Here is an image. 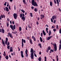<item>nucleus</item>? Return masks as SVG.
Masks as SVG:
<instances>
[{"mask_svg": "<svg viewBox=\"0 0 61 61\" xmlns=\"http://www.w3.org/2000/svg\"><path fill=\"white\" fill-rule=\"evenodd\" d=\"M56 20H55L53 21V23L54 24V23H56Z\"/></svg>", "mask_w": 61, "mask_h": 61, "instance_id": "obj_47", "label": "nucleus"}, {"mask_svg": "<svg viewBox=\"0 0 61 61\" xmlns=\"http://www.w3.org/2000/svg\"><path fill=\"white\" fill-rule=\"evenodd\" d=\"M1 17L2 18H3V15H1Z\"/></svg>", "mask_w": 61, "mask_h": 61, "instance_id": "obj_59", "label": "nucleus"}, {"mask_svg": "<svg viewBox=\"0 0 61 61\" xmlns=\"http://www.w3.org/2000/svg\"><path fill=\"white\" fill-rule=\"evenodd\" d=\"M34 11L35 12H37V9L36 8H35L34 9Z\"/></svg>", "mask_w": 61, "mask_h": 61, "instance_id": "obj_37", "label": "nucleus"}, {"mask_svg": "<svg viewBox=\"0 0 61 61\" xmlns=\"http://www.w3.org/2000/svg\"><path fill=\"white\" fill-rule=\"evenodd\" d=\"M6 25L7 27H8V25H9V24L8 23H6Z\"/></svg>", "mask_w": 61, "mask_h": 61, "instance_id": "obj_36", "label": "nucleus"}, {"mask_svg": "<svg viewBox=\"0 0 61 61\" xmlns=\"http://www.w3.org/2000/svg\"><path fill=\"white\" fill-rule=\"evenodd\" d=\"M27 39L29 40H30V37H27Z\"/></svg>", "mask_w": 61, "mask_h": 61, "instance_id": "obj_51", "label": "nucleus"}, {"mask_svg": "<svg viewBox=\"0 0 61 61\" xmlns=\"http://www.w3.org/2000/svg\"><path fill=\"white\" fill-rule=\"evenodd\" d=\"M42 59V58L40 57H39V61H41V59Z\"/></svg>", "mask_w": 61, "mask_h": 61, "instance_id": "obj_28", "label": "nucleus"}, {"mask_svg": "<svg viewBox=\"0 0 61 61\" xmlns=\"http://www.w3.org/2000/svg\"><path fill=\"white\" fill-rule=\"evenodd\" d=\"M30 16L31 17H33V14H32V13H30Z\"/></svg>", "mask_w": 61, "mask_h": 61, "instance_id": "obj_22", "label": "nucleus"}, {"mask_svg": "<svg viewBox=\"0 0 61 61\" xmlns=\"http://www.w3.org/2000/svg\"><path fill=\"white\" fill-rule=\"evenodd\" d=\"M20 18H21V17H23V15H22V14L20 13Z\"/></svg>", "mask_w": 61, "mask_h": 61, "instance_id": "obj_25", "label": "nucleus"}, {"mask_svg": "<svg viewBox=\"0 0 61 61\" xmlns=\"http://www.w3.org/2000/svg\"><path fill=\"white\" fill-rule=\"evenodd\" d=\"M59 33L60 34H61V28L59 30Z\"/></svg>", "mask_w": 61, "mask_h": 61, "instance_id": "obj_49", "label": "nucleus"}, {"mask_svg": "<svg viewBox=\"0 0 61 61\" xmlns=\"http://www.w3.org/2000/svg\"><path fill=\"white\" fill-rule=\"evenodd\" d=\"M58 26L57 25H56V29H58Z\"/></svg>", "mask_w": 61, "mask_h": 61, "instance_id": "obj_42", "label": "nucleus"}, {"mask_svg": "<svg viewBox=\"0 0 61 61\" xmlns=\"http://www.w3.org/2000/svg\"><path fill=\"white\" fill-rule=\"evenodd\" d=\"M2 43L3 45H4L3 46H5V42H4V41L3 39H2Z\"/></svg>", "mask_w": 61, "mask_h": 61, "instance_id": "obj_15", "label": "nucleus"}, {"mask_svg": "<svg viewBox=\"0 0 61 61\" xmlns=\"http://www.w3.org/2000/svg\"><path fill=\"white\" fill-rule=\"evenodd\" d=\"M40 40L41 42H42L43 41V40L42 39V38L41 37H40Z\"/></svg>", "mask_w": 61, "mask_h": 61, "instance_id": "obj_26", "label": "nucleus"}, {"mask_svg": "<svg viewBox=\"0 0 61 61\" xmlns=\"http://www.w3.org/2000/svg\"><path fill=\"white\" fill-rule=\"evenodd\" d=\"M34 54H30V57L31 59H34Z\"/></svg>", "mask_w": 61, "mask_h": 61, "instance_id": "obj_10", "label": "nucleus"}, {"mask_svg": "<svg viewBox=\"0 0 61 61\" xmlns=\"http://www.w3.org/2000/svg\"><path fill=\"white\" fill-rule=\"evenodd\" d=\"M21 55V57L23 58L24 57V55H23V51H21L20 52Z\"/></svg>", "mask_w": 61, "mask_h": 61, "instance_id": "obj_9", "label": "nucleus"}, {"mask_svg": "<svg viewBox=\"0 0 61 61\" xmlns=\"http://www.w3.org/2000/svg\"><path fill=\"white\" fill-rule=\"evenodd\" d=\"M35 38V37H34V36H32V38L34 39Z\"/></svg>", "mask_w": 61, "mask_h": 61, "instance_id": "obj_50", "label": "nucleus"}, {"mask_svg": "<svg viewBox=\"0 0 61 61\" xmlns=\"http://www.w3.org/2000/svg\"><path fill=\"white\" fill-rule=\"evenodd\" d=\"M34 56L36 57H37V56H36V53H34Z\"/></svg>", "mask_w": 61, "mask_h": 61, "instance_id": "obj_54", "label": "nucleus"}, {"mask_svg": "<svg viewBox=\"0 0 61 61\" xmlns=\"http://www.w3.org/2000/svg\"><path fill=\"white\" fill-rule=\"evenodd\" d=\"M8 38L7 37L6 38V41H5V40L4 41L5 43V45H7V46H9V45H10V43H9V42L8 41V44H7V42H8Z\"/></svg>", "mask_w": 61, "mask_h": 61, "instance_id": "obj_2", "label": "nucleus"}, {"mask_svg": "<svg viewBox=\"0 0 61 61\" xmlns=\"http://www.w3.org/2000/svg\"><path fill=\"white\" fill-rule=\"evenodd\" d=\"M1 58H2V56H1L0 55V61L1 60Z\"/></svg>", "mask_w": 61, "mask_h": 61, "instance_id": "obj_61", "label": "nucleus"}, {"mask_svg": "<svg viewBox=\"0 0 61 61\" xmlns=\"http://www.w3.org/2000/svg\"><path fill=\"white\" fill-rule=\"evenodd\" d=\"M19 30L20 31H21L22 30V28H21V27H19Z\"/></svg>", "mask_w": 61, "mask_h": 61, "instance_id": "obj_30", "label": "nucleus"}, {"mask_svg": "<svg viewBox=\"0 0 61 61\" xmlns=\"http://www.w3.org/2000/svg\"><path fill=\"white\" fill-rule=\"evenodd\" d=\"M10 28L12 29V30L14 31V29H15V25L13 26L10 25Z\"/></svg>", "mask_w": 61, "mask_h": 61, "instance_id": "obj_1", "label": "nucleus"}, {"mask_svg": "<svg viewBox=\"0 0 61 61\" xmlns=\"http://www.w3.org/2000/svg\"><path fill=\"white\" fill-rule=\"evenodd\" d=\"M10 50H13V47H10Z\"/></svg>", "mask_w": 61, "mask_h": 61, "instance_id": "obj_53", "label": "nucleus"}, {"mask_svg": "<svg viewBox=\"0 0 61 61\" xmlns=\"http://www.w3.org/2000/svg\"><path fill=\"white\" fill-rule=\"evenodd\" d=\"M28 53V51H27V50L26 49L25 51V54L27 53Z\"/></svg>", "mask_w": 61, "mask_h": 61, "instance_id": "obj_31", "label": "nucleus"}, {"mask_svg": "<svg viewBox=\"0 0 61 61\" xmlns=\"http://www.w3.org/2000/svg\"><path fill=\"white\" fill-rule=\"evenodd\" d=\"M5 58H6V59L7 60H8V56H6Z\"/></svg>", "mask_w": 61, "mask_h": 61, "instance_id": "obj_24", "label": "nucleus"}, {"mask_svg": "<svg viewBox=\"0 0 61 61\" xmlns=\"http://www.w3.org/2000/svg\"><path fill=\"white\" fill-rule=\"evenodd\" d=\"M42 33L44 36H46V32H45V31H44V30H43L42 31Z\"/></svg>", "mask_w": 61, "mask_h": 61, "instance_id": "obj_16", "label": "nucleus"}, {"mask_svg": "<svg viewBox=\"0 0 61 61\" xmlns=\"http://www.w3.org/2000/svg\"><path fill=\"white\" fill-rule=\"evenodd\" d=\"M50 51L52 52H54V51L53 50H50Z\"/></svg>", "mask_w": 61, "mask_h": 61, "instance_id": "obj_56", "label": "nucleus"}, {"mask_svg": "<svg viewBox=\"0 0 61 61\" xmlns=\"http://www.w3.org/2000/svg\"><path fill=\"white\" fill-rule=\"evenodd\" d=\"M52 36H49L48 37V38H47V40H50L51 38V37H52Z\"/></svg>", "mask_w": 61, "mask_h": 61, "instance_id": "obj_13", "label": "nucleus"}, {"mask_svg": "<svg viewBox=\"0 0 61 61\" xmlns=\"http://www.w3.org/2000/svg\"><path fill=\"white\" fill-rule=\"evenodd\" d=\"M51 33H52L51 32V30H50L49 32V33H48L49 36H50V35H51Z\"/></svg>", "mask_w": 61, "mask_h": 61, "instance_id": "obj_17", "label": "nucleus"}, {"mask_svg": "<svg viewBox=\"0 0 61 61\" xmlns=\"http://www.w3.org/2000/svg\"><path fill=\"white\" fill-rule=\"evenodd\" d=\"M29 41H30V42L31 45H32V44H33V42H32V40L30 39L29 40Z\"/></svg>", "mask_w": 61, "mask_h": 61, "instance_id": "obj_18", "label": "nucleus"}, {"mask_svg": "<svg viewBox=\"0 0 61 61\" xmlns=\"http://www.w3.org/2000/svg\"><path fill=\"white\" fill-rule=\"evenodd\" d=\"M46 31H48V29L47 28H46Z\"/></svg>", "mask_w": 61, "mask_h": 61, "instance_id": "obj_55", "label": "nucleus"}, {"mask_svg": "<svg viewBox=\"0 0 61 61\" xmlns=\"http://www.w3.org/2000/svg\"><path fill=\"white\" fill-rule=\"evenodd\" d=\"M54 2L55 4H56V1L55 0H54Z\"/></svg>", "mask_w": 61, "mask_h": 61, "instance_id": "obj_48", "label": "nucleus"}, {"mask_svg": "<svg viewBox=\"0 0 61 61\" xmlns=\"http://www.w3.org/2000/svg\"><path fill=\"white\" fill-rule=\"evenodd\" d=\"M57 4L59 3V1L58 0H56Z\"/></svg>", "mask_w": 61, "mask_h": 61, "instance_id": "obj_46", "label": "nucleus"}, {"mask_svg": "<svg viewBox=\"0 0 61 61\" xmlns=\"http://www.w3.org/2000/svg\"><path fill=\"white\" fill-rule=\"evenodd\" d=\"M43 33H41V37H43Z\"/></svg>", "mask_w": 61, "mask_h": 61, "instance_id": "obj_39", "label": "nucleus"}, {"mask_svg": "<svg viewBox=\"0 0 61 61\" xmlns=\"http://www.w3.org/2000/svg\"><path fill=\"white\" fill-rule=\"evenodd\" d=\"M7 21H8L9 22V21H10V20H9L8 18H7Z\"/></svg>", "mask_w": 61, "mask_h": 61, "instance_id": "obj_52", "label": "nucleus"}, {"mask_svg": "<svg viewBox=\"0 0 61 61\" xmlns=\"http://www.w3.org/2000/svg\"><path fill=\"white\" fill-rule=\"evenodd\" d=\"M22 15L23 16L21 17V19L22 20H23V21H24L25 19V17H24V16H25V15L24 13H22Z\"/></svg>", "mask_w": 61, "mask_h": 61, "instance_id": "obj_5", "label": "nucleus"}, {"mask_svg": "<svg viewBox=\"0 0 61 61\" xmlns=\"http://www.w3.org/2000/svg\"><path fill=\"white\" fill-rule=\"evenodd\" d=\"M5 11L7 12H8V11H9V9H8V7H5Z\"/></svg>", "mask_w": 61, "mask_h": 61, "instance_id": "obj_14", "label": "nucleus"}, {"mask_svg": "<svg viewBox=\"0 0 61 61\" xmlns=\"http://www.w3.org/2000/svg\"><path fill=\"white\" fill-rule=\"evenodd\" d=\"M7 3V2H6L4 4V5H5V6H6V5Z\"/></svg>", "mask_w": 61, "mask_h": 61, "instance_id": "obj_38", "label": "nucleus"}, {"mask_svg": "<svg viewBox=\"0 0 61 61\" xmlns=\"http://www.w3.org/2000/svg\"><path fill=\"white\" fill-rule=\"evenodd\" d=\"M14 9L15 10L16 9V7H15V5L14 7Z\"/></svg>", "mask_w": 61, "mask_h": 61, "instance_id": "obj_63", "label": "nucleus"}, {"mask_svg": "<svg viewBox=\"0 0 61 61\" xmlns=\"http://www.w3.org/2000/svg\"><path fill=\"white\" fill-rule=\"evenodd\" d=\"M45 58V61H46V57L45 56L44 57Z\"/></svg>", "mask_w": 61, "mask_h": 61, "instance_id": "obj_34", "label": "nucleus"}, {"mask_svg": "<svg viewBox=\"0 0 61 61\" xmlns=\"http://www.w3.org/2000/svg\"><path fill=\"white\" fill-rule=\"evenodd\" d=\"M51 20L52 23H53V19L52 18H51Z\"/></svg>", "mask_w": 61, "mask_h": 61, "instance_id": "obj_44", "label": "nucleus"}, {"mask_svg": "<svg viewBox=\"0 0 61 61\" xmlns=\"http://www.w3.org/2000/svg\"><path fill=\"white\" fill-rule=\"evenodd\" d=\"M9 8L10 10H11V7L10 5H9Z\"/></svg>", "mask_w": 61, "mask_h": 61, "instance_id": "obj_45", "label": "nucleus"}, {"mask_svg": "<svg viewBox=\"0 0 61 61\" xmlns=\"http://www.w3.org/2000/svg\"><path fill=\"white\" fill-rule=\"evenodd\" d=\"M13 33L14 34H16V33H17V31H15V32H13Z\"/></svg>", "mask_w": 61, "mask_h": 61, "instance_id": "obj_40", "label": "nucleus"}, {"mask_svg": "<svg viewBox=\"0 0 61 61\" xmlns=\"http://www.w3.org/2000/svg\"><path fill=\"white\" fill-rule=\"evenodd\" d=\"M53 46H54V48L55 49V51L56 52V50H57V47L56 46V44H55L54 45V44H53Z\"/></svg>", "mask_w": 61, "mask_h": 61, "instance_id": "obj_6", "label": "nucleus"}, {"mask_svg": "<svg viewBox=\"0 0 61 61\" xmlns=\"http://www.w3.org/2000/svg\"><path fill=\"white\" fill-rule=\"evenodd\" d=\"M56 29L55 28L53 29V31H54V32H56Z\"/></svg>", "mask_w": 61, "mask_h": 61, "instance_id": "obj_43", "label": "nucleus"}, {"mask_svg": "<svg viewBox=\"0 0 61 61\" xmlns=\"http://www.w3.org/2000/svg\"><path fill=\"white\" fill-rule=\"evenodd\" d=\"M23 2L24 4H26V2H25V0H23Z\"/></svg>", "mask_w": 61, "mask_h": 61, "instance_id": "obj_27", "label": "nucleus"}, {"mask_svg": "<svg viewBox=\"0 0 61 61\" xmlns=\"http://www.w3.org/2000/svg\"><path fill=\"white\" fill-rule=\"evenodd\" d=\"M26 55H25V56L26 57H27V56H28V54L27 53H25Z\"/></svg>", "mask_w": 61, "mask_h": 61, "instance_id": "obj_33", "label": "nucleus"}, {"mask_svg": "<svg viewBox=\"0 0 61 61\" xmlns=\"http://www.w3.org/2000/svg\"><path fill=\"white\" fill-rule=\"evenodd\" d=\"M7 48L8 49H10V46H7Z\"/></svg>", "mask_w": 61, "mask_h": 61, "instance_id": "obj_35", "label": "nucleus"}, {"mask_svg": "<svg viewBox=\"0 0 61 61\" xmlns=\"http://www.w3.org/2000/svg\"><path fill=\"white\" fill-rule=\"evenodd\" d=\"M50 6H52L53 5V3L51 1L50 2Z\"/></svg>", "mask_w": 61, "mask_h": 61, "instance_id": "obj_21", "label": "nucleus"}, {"mask_svg": "<svg viewBox=\"0 0 61 61\" xmlns=\"http://www.w3.org/2000/svg\"><path fill=\"white\" fill-rule=\"evenodd\" d=\"M44 17H45V16L44 15H42V18H44Z\"/></svg>", "mask_w": 61, "mask_h": 61, "instance_id": "obj_41", "label": "nucleus"}, {"mask_svg": "<svg viewBox=\"0 0 61 61\" xmlns=\"http://www.w3.org/2000/svg\"><path fill=\"white\" fill-rule=\"evenodd\" d=\"M1 31H2V33H5V30H4V29H1Z\"/></svg>", "mask_w": 61, "mask_h": 61, "instance_id": "obj_20", "label": "nucleus"}, {"mask_svg": "<svg viewBox=\"0 0 61 61\" xmlns=\"http://www.w3.org/2000/svg\"><path fill=\"white\" fill-rule=\"evenodd\" d=\"M12 23L13 25H14V24L15 23V22H14V21H13L12 22Z\"/></svg>", "mask_w": 61, "mask_h": 61, "instance_id": "obj_60", "label": "nucleus"}, {"mask_svg": "<svg viewBox=\"0 0 61 61\" xmlns=\"http://www.w3.org/2000/svg\"><path fill=\"white\" fill-rule=\"evenodd\" d=\"M36 24L37 25H38L39 24V23L38 21H37L36 22Z\"/></svg>", "mask_w": 61, "mask_h": 61, "instance_id": "obj_57", "label": "nucleus"}, {"mask_svg": "<svg viewBox=\"0 0 61 61\" xmlns=\"http://www.w3.org/2000/svg\"><path fill=\"white\" fill-rule=\"evenodd\" d=\"M31 8L32 9H33L34 8V7L33 6H32L31 7Z\"/></svg>", "mask_w": 61, "mask_h": 61, "instance_id": "obj_58", "label": "nucleus"}, {"mask_svg": "<svg viewBox=\"0 0 61 61\" xmlns=\"http://www.w3.org/2000/svg\"><path fill=\"white\" fill-rule=\"evenodd\" d=\"M30 53H31L30 54H34V50L33 48H31L30 49Z\"/></svg>", "mask_w": 61, "mask_h": 61, "instance_id": "obj_8", "label": "nucleus"}, {"mask_svg": "<svg viewBox=\"0 0 61 61\" xmlns=\"http://www.w3.org/2000/svg\"><path fill=\"white\" fill-rule=\"evenodd\" d=\"M31 3L33 5H34V6H36L37 7L38 6V5H37L36 2H35V1L31 2Z\"/></svg>", "mask_w": 61, "mask_h": 61, "instance_id": "obj_3", "label": "nucleus"}, {"mask_svg": "<svg viewBox=\"0 0 61 61\" xmlns=\"http://www.w3.org/2000/svg\"><path fill=\"white\" fill-rule=\"evenodd\" d=\"M22 46H21L22 47H24V43H25V40H24L22 39Z\"/></svg>", "mask_w": 61, "mask_h": 61, "instance_id": "obj_4", "label": "nucleus"}, {"mask_svg": "<svg viewBox=\"0 0 61 61\" xmlns=\"http://www.w3.org/2000/svg\"><path fill=\"white\" fill-rule=\"evenodd\" d=\"M13 16L15 19H16L17 17V14L16 13H14L13 14Z\"/></svg>", "mask_w": 61, "mask_h": 61, "instance_id": "obj_7", "label": "nucleus"}, {"mask_svg": "<svg viewBox=\"0 0 61 61\" xmlns=\"http://www.w3.org/2000/svg\"><path fill=\"white\" fill-rule=\"evenodd\" d=\"M38 46H40V48H42V46H41V45L40 43L38 44Z\"/></svg>", "mask_w": 61, "mask_h": 61, "instance_id": "obj_23", "label": "nucleus"}, {"mask_svg": "<svg viewBox=\"0 0 61 61\" xmlns=\"http://www.w3.org/2000/svg\"><path fill=\"white\" fill-rule=\"evenodd\" d=\"M56 16H55V15L53 16L52 17V19H53V20H54L55 19H56Z\"/></svg>", "mask_w": 61, "mask_h": 61, "instance_id": "obj_12", "label": "nucleus"}, {"mask_svg": "<svg viewBox=\"0 0 61 61\" xmlns=\"http://www.w3.org/2000/svg\"><path fill=\"white\" fill-rule=\"evenodd\" d=\"M51 49V47H50V46H49L48 48V50H50V49Z\"/></svg>", "mask_w": 61, "mask_h": 61, "instance_id": "obj_29", "label": "nucleus"}, {"mask_svg": "<svg viewBox=\"0 0 61 61\" xmlns=\"http://www.w3.org/2000/svg\"><path fill=\"white\" fill-rule=\"evenodd\" d=\"M61 49V44L59 45V51H60Z\"/></svg>", "mask_w": 61, "mask_h": 61, "instance_id": "obj_19", "label": "nucleus"}, {"mask_svg": "<svg viewBox=\"0 0 61 61\" xmlns=\"http://www.w3.org/2000/svg\"><path fill=\"white\" fill-rule=\"evenodd\" d=\"M10 52H13V50H10Z\"/></svg>", "mask_w": 61, "mask_h": 61, "instance_id": "obj_64", "label": "nucleus"}, {"mask_svg": "<svg viewBox=\"0 0 61 61\" xmlns=\"http://www.w3.org/2000/svg\"><path fill=\"white\" fill-rule=\"evenodd\" d=\"M21 11L22 12H23V13H24L25 12V11L23 10H21Z\"/></svg>", "mask_w": 61, "mask_h": 61, "instance_id": "obj_32", "label": "nucleus"}, {"mask_svg": "<svg viewBox=\"0 0 61 61\" xmlns=\"http://www.w3.org/2000/svg\"><path fill=\"white\" fill-rule=\"evenodd\" d=\"M8 35L10 36V37H11V38H13V37L12 35V34L10 33L9 32L8 33Z\"/></svg>", "mask_w": 61, "mask_h": 61, "instance_id": "obj_11", "label": "nucleus"}, {"mask_svg": "<svg viewBox=\"0 0 61 61\" xmlns=\"http://www.w3.org/2000/svg\"><path fill=\"white\" fill-rule=\"evenodd\" d=\"M28 27L29 28H31V26H30L29 25H28Z\"/></svg>", "mask_w": 61, "mask_h": 61, "instance_id": "obj_62", "label": "nucleus"}]
</instances>
